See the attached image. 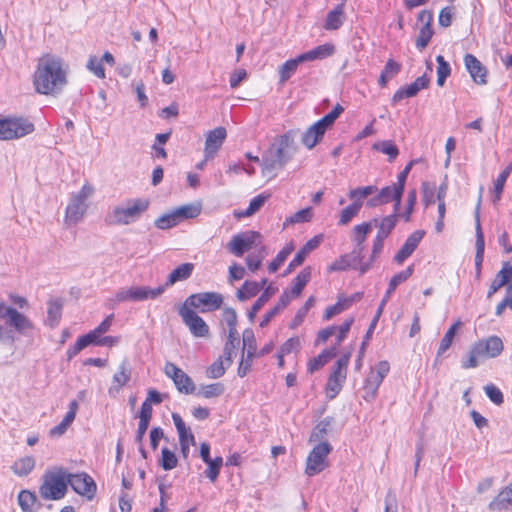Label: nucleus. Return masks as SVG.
<instances>
[{
  "label": "nucleus",
  "mask_w": 512,
  "mask_h": 512,
  "mask_svg": "<svg viewBox=\"0 0 512 512\" xmlns=\"http://www.w3.org/2000/svg\"><path fill=\"white\" fill-rule=\"evenodd\" d=\"M66 83V71L60 58L50 54L39 58L33 75V84L38 93L43 95L57 94Z\"/></svg>",
  "instance_id": "obj_1"
},
{
  "label": "nucleus",
  "mask_w": 512,
  "mask_h": 512,
  "mask_svg": "<svg viewBox=\"0 0 512 512\" xmlns=\"http://www.w3.org/2000/svg\"><path fill=\"white\" fill-rule=\"evenodd\" d=\"M296 151L295 132L290 130L278 137L266 151L262 159L263 173L282 169L293 158Z\"/></svg>",
  "instance_id": "obj_2"
},
{
  "label": "nucleus",
  "mask_w": 512,
  "mask_h": 512,
  "mask_svg": "<svg viewBox=\"0 0 512 512\" xmlns=\"http://www.w3.org/2000/svg\"><path fill=\"white\" fill-rule=\"evenodd\" d=\"M148 207V199H128L125 202L114 206L106 215L105 221L110 225H129L140 219Z\"/></svg>",
  "instance_id": "obj_3"
},
{
  "label": "nucleus",
  "mask_w": 512,
  "mask_h": 512,
  "mask_svg": "<svg viewBox=\"0 0 512 512\" xmlns=\"http://www.w3.org/2000/svg\"><path fill=\"white\" fill-rule=\"evenodd\" d=\"M503 349V341L498 336L481 339L470 347L468 357L461 361V367L463 369L476 368L481 361L498 357Z\"/></svg>",
  "instance_id": "obj_4"
},
{
  "label": "nucleus",
  "mask_w": 512,
  "mask_h": 512,
  "mask_svg": "<svg viewBox=\"0 0 512 512\" xmlns=\"http://www.w3.org/2000/svg\"><path fill=\"white\" fill-rule=\"evenodd\" d=\"M68 471L63 467L48 470L43 475L39 493L44 500H60L68 490Z\"/></svg>",
  "instance_id": "obj_5"
},
{
  "label": "nucleus",
  "mask_w": 512,
  "mask_h": 512,
  "mask_svg": "<svg viewBox=\"0 0 512 512\" xmlns=\"http://www.w3.org/2000/svg\"><path fill=\"white\" fill-rule=\"evenodd\" d=\"M93 193L94 188L90 184H84L77 193L71 195L65 210L64 222L66 225H76L83 219L89 206L87 200Z\"/></svg>",
  "instance_id": "obj_6"
},
{
  "label": "nucleus",
  "mask_w": 512,
  "mask_h": 512,
  "mask_svg": "<svg viewBox=\"0 0 512 512\" xmlns=\"http://www.w3.org/2000/svg\"><path fill=\"white\" fill-rule=\"evenodd\" d=\"M165 291V286L150 288L147 286H132L119 289L113 296L112 301L121 302H139L147 299H155Z\"/></svg>",
  "instance_id": "obj_7"
},
{
  "label": "nucleus",
  "mask_w": 512,
  "mask_h": 512,
  "mask_svg": "<svg viewBox=\"0 0 512 512\" xmlns=\"http://www.w3.org/2000/svg\"><path fill=\"white\" fill-rule=\"evenodd\" d=\"M34 124L26 118L14 117L0 119V140L22 138L34 131Z\"/></svg>",
  "instance_id": "obj_8"
},
{
  "label": "nucleus",
  "mask_w": 512,
  "mask_h": 512,
  "mask_svg": "<svg viewBox=\"0 0 512 512\" xmlns=\"http://www.w3.org/2000/svg\"><path fill=\"white\" fill-rule=\"evenodd\" d=\"M332 451L328 442H321L314 446L306 460L305 473L308 476H315L321 473L327 466V456Z\"/></svg>",
  "instance_id": "obj_9"
},
{
  "label": "nucleus",
  "mask_w": 512,
  "mask_h": 512,
  "mask_svg": "<svg viewBox=\"0 0 512 512\" xmlns=\"http://www.w3.org/2000/svg\"><path fill=\"white\" fill-rule=\"evenodd\" d=\"M223 304V296L217 292H201L190 295L183 305L201 312L215 311Z\"/></svg>",
  "instance_id": "obj_10"
},
{
  "label": "nucleus",
  "mask_w": 512,
  "mask_h": 512,
  "mask_svg": "<svg viewBox=\"0 0 512 512\" xmlns=\"http://www.w3.org/2000/svg\"><path fill=\"white\" fill-rule=\"evenodd\" d=\"M389 370L390 365L387 361H380L371 369L370 373L365 379V384L363 387V397L366 400L373 399L376 396L377 391L384 378L389 373Z\"/></svg>",
  "instance_id": "obj_11"
},
{
  "label": "nucleus",
  "mask_w": 512,
  "mask_h": 512,
  "mask_svg": "<svg viewBox=\"0 0 512 512\" xmlns=\"http://www.w3.org/2000/svg\"><path fill=\"white\" fill-rule=\"evenodd\" d=\"M413 271H414L413 266H408L405 270L395 274L391 278L389 285H388V289H387V291H386V293L376 311V315H375L374 319L372 320L370 327L366 333V336H365L366 340L369 339L371 333L375 329L378 318L381 316L383 309H384L387 301L389 300L391 294L395 291V289L397 288L398 285L405 282L413 274Z\"/></svg>",
  "instance_id": "obj_12"
},
{
  "label": "nucleus",
  "mask_w": 512,
  "mask_h": 512,
  "mask_svg": "<svg viewBox=\"0 0 512 512\" xmlns=\"http://www.w3.org/2000/svg\"><path fill=\"white\" fill-rule=\"evenodd\" d=\"M179 315L194 337L205 338L209 336V326L193 309L182 305L179 308Z\"/></svg>",
  "instance_id": "obj_13"
},
{
  "label": "nucleus",
  "mask_w": 512,
  "mask_h": 512,
  "mask_svg": "<svg viewBox=\"0 0 512 512\" xmlns=\"http://www.w3.org/2000/svg\"><path fill=\"white\" fill-rule=\"evenodd\" d=\"M260 234L256 231H245L235 234L227 244V250L236 257L243 254L256 246Z\"/></svg>",
  "instance_id": "obj_14"
},
{
  "label": "nucleus",
  "mask_w": 512,
  "mask_h": 512,
  "mask_svg": "<svg viewBox=\"0 0 512 512\" xmlns=\"http://www.w3.org/2000/svg\"><path fill=\"white\" fill-rule=\"evenodd\" d=\"M68 486L88 500L95 497L97 486L93 478L85 472L72 474L68 472Z\"/></svg>",
  "instance_id": "obj_15"
},
{
  "label": "nucleus",
  "mask_w": 512,
  "mask_h": 512,
  "mask_svg": "<svg viewBox=\"0 0 512 512\" xmlns=\"http://www.w3.org/2000/svg\"><path fill=\"white\" fill-rule=\"evenodd\" d=\"M164 372L171 378L179 392L192 394L195 391V385L192 379L182 369L172 362H167L164 366Z\"/></svg>",
  "instance_id": "obj_16"
},
{
  "label": "nucleus",
  "mask_w": 512,
  "mask_h": 512,
  "mask_svg": "<svg viewBox=\"0 0 512 512\" xmlns=\"http://www.w3.org/2000/svg\"><path fill=\"white\" fill-rule=\"evenodd\" d=\"M6 314L8 315L6 323L12 327L15 332L25 337L33 335L35 327L27 316L16 309H8Z\"/></svg>",
  "instance_id": "obj_17"
},
{
  "label": "nucleus",
  "mask_w": 512,
  "mask_h": 512,
  "mask_svg": "<svg viewBox=\"0 0 512 512\" xmlns=\"http://www.w3.org/2000/svg\"><path fill=\"white\" fill-rule=\"evenodd\" d=\"M483 187L480 188V195L475 208V220H476V255H475V266L477 275H480L481 265L483 262L484 255V235L480 224V207L482 201Z\"/></svg>",
  "instance_id": "obj_18"
},
{
  "label": "nucleus",
  "mask_w": 512,
  "mask_h": 512,
  "mask_svg": "<svg viewBox=\"0 0 512 512\" xmlns=\"http://www.w3.org/2000/svg\"><path fill=\"white\" fill-rule=\"evenodd\" d=\"M433 16L429 11L422 10L418 14V21L423 24L419 30V35L416 39L415 45L417 49L423 50L429 44L434 32L432 29Z\"/></svg>",
  "instance_id": "obj_19"
},
{
  "label": "nucleus",
  "mask_w": 512,
  "mask_h": 512,
  "mask_svg": "<svg viewBox=\"0 0 512 512\" xmlns=\"http://www.w3.org/2000/svg\"><path fill=\"white\" fill-rule=\"evenodd\" d=\"M429 83L430 78L426 74L416 78L413 83L406 87L399 88L394 93L391 99L392 104H396L404 98H411L416 96L420 90L427 88Z\"/></svg>",
  "instance_id": "obj_20"
},
{
  "label": "nucleus",
  "mask_w": 512,
  "mask_h": 512,
  "mask_svg": "<svg viewBox=\"0 0 512 512\" xmlns=\"http://www.w3.org/2000/svg\"><path fill=\"white\" fill-rule=\"evenodd\" d=\"M226 137L227 132L224 127H217L208 133L204 148V155L206 159H212L215 157Z\"/></svg>",
  "instance_id": "obj_21"
},
{
  "label": "nucleus",
  "mask_w": 512,
  "mask_h": 512,
  "mask_svg": "<svg viewBox=\"0 0 512 512\" xmlns=\"http://www.w3.org/2000/svg\"><path fill=\"white\" fill-rule=\"evenodd\" d=\"M372 230V222H364L353 227L351 231V241L355 244V249L352 251V255L355 259L360 261L361 254L364 249V242L367 235Z\"/></svg>",
  "instance_id": "obj_22"
},
{
  "label": "nucleus",
  "mask_w": 512,
  "mask_h": 512,
  "mask_svg": "<svg viewBox=\"0 0 512 512\" xmlns=\"http://www.w3.org/2000/svg\"><path fill=\"white\" fill-rule=\"evenodd\" d=\"M425 232L422 230H416L408 236L401 249L394 256V261L397 264H402L418 247L419 243L423 239Z\"/></svg>",
  "instance_id": "obj_23"
},
{
  "label": "nucleus",
  "mask_w": 512,
  "mask_h": 512,
  "mask_svg": "<svg viewBox=\"0 0 512 512\" xmlns=\"http://www.w3.org/2000/svg\"><path fill=\"white\" fill-rule=\"evenodd\" d=\"M464 63L474 82L480 85L487 83V69L474 55L466 54Z\"/></svg>",
  "instance_id": "obj_24"
},
{
  "label": "nucleus",
  "mask_w": 512,
  "mask_h": 512,
  "mask_svg": "<svg viewBox=\"0 0 512 512\" xmlns=\"http://www.w3.org/2000/svg\"><path fill=\"white\" fill-rule=\"evenodd\" d=\"M322 242V235H316L310 240H308L305 245L297 252L293 260L289 263L287 267V273H290L297 266H300L306 257L314 251Z\"/></svg>",
  "instance_id": "obj_25"
},
{
  "label": "nucleus",
  "mask_w": 512,
  "mask_h": 512,
  "mask_svg": "<svg viewBox=\"0 0 512 512\" xmlns=\"http://www.w3.org/2000/svg\"><path fill=\"white\" fill-rule=\"evenodd\" d=\"M334 52V46L332 44L326 43L298 55V60L303 61V63L316 60H323L332 56Z\"/></svg>",
  "instance_id": "obj_26"
},
{
  "label": "nucleus",
  "mask_w": 512,
  "mask_h": 512,
  "mask_svg": "<svg viewBox=\"0 0 512 512\" xmlns=\"http://www.w3.org/2000/svg\"><path fill=\"white\" fill-rule=\"evenodd\" d=\"M512 266L509 263H505L502 269L497 273L495 279L490 285L487 297L490 298L496 293L501 287L512 284Z\"/></svg>",
  "instance_id": "obj_27"
},
{
  "label": "nucleus",
  "mask_w": 512,
  "mask_h": 512,
  "mask_svg": "<svg viewBox=\"0 0 512 512\" xmlns=\"http://www.w3.org/2000/svg\"><path fill=\"white\" fill-rule=\"evenodd\" d=\"M353 352V347H349L336 361L333 366L330 377L345 382L347 377L348 364Z\"/></svg>",
  "instance_id": "obj_28"
},
{
  "label": "nucleus",
  "mask_w": 512,
  "mask_h": 512,
  "mask_svg": "<svg viewBox=\"0 0 512 512\" xmlns=\"http://www.w3.org/2000/svg\"><path fill=\"white\" fill-rule=\"evenodd\" d=\"M398 216L399 215L391 214V215L382 217L381 219H378V218L372 219L370 221V222H372V227L374 226V227L378 228V232L376 235L381 236L383 238H387L390 235V233L393 231V229L395 228L397 221H398Z\"/></svg>",
  "instance_id": "obj_29"
},
{
  "label": "nucleus",
  "mask_w": 512,
  "mask_h": 512,
  "mask_svg": "<svg viewBox=\"0 0 512 512\" xmlns=\"http://www.w3.org/2000/svg\"><path fill=\"white\" fill-rule=\"evenodd\" d=\"M512 505V482L506 486L488 505L490 511H502Z\"/></svg>",
  "instance_id": "obj_30"
},
{
  "label": "nucleus",
  "mask_w": 512,
  "mask_h": 512,
  "mask_svg": "<svg viewBox=\"0 0 512 512\" xmlns=\"http://www.w3.org/2000/svg\"><path fill=\"white\" fill-rule=\"evenodd\" d=\"M325 130L315 122L311 125L302 135V143L308 149L314 148L317 143L323 138Z\"/></svg>",
  "instance_id": "obj_31"
},
{
  "label": "nucleus",
  "mask_w": 512,
  "mask_h": 512,
  "mask_svg": "<svg viewBox=\"0 0 512 512\" xmlns=\"http://www.w3.org/2000/svg\"><path fill=\"white\" fill-rule=\"evenodd\" d=\"M194 265L192 263H183L175 268L168 276L165 284V289L169 286L174 285L178 281L188 279L193 272Z\"/></svg>",
  "instance_id": "obj_32"
},
{
  "label": "nucleus",
  "mask_w": 512,
  "mask_h": 512,
  "mask_svg": "<svg viewBox=\"0 0 512 512\" xmlns=\"http://www.w3.org/2000/svg\"><path fill=\"white\" fill-rule=\"evenodd\" d=\"M337 355V347H331L323 350L318 356L312 358L308 362V372L314 373L321 369L326 363Z\"/></svg>",
  "instance_id": "obj_33"
},
{
  "label": "nucleus",
  "mask_w": 512,
  "mask_h": 512,
  "mask_svg": "<svg viewBox=\"0 0 512 512\" xmlns=\"http://www.w3.org/2000/svg\"><path fill=\"white\" fill-rule=\"evenodd\" d=\"M18 504L23 512H37L41 504L34 492L22 490L18 494Z\"/></svg>",
  "instance_id": "obj_34"
},
{
  "label": "nucleus",
  "mask_w": 512,
  "mask_h": 512,
  "mask_svg": "<svg viewBox=\"0 0 512 512\" xmlns=\"http://www.w3.org/2000/svg\"><path fill=\"white\" fill-rule=\"evenodd\" d=\"M333 433V427L329 419L319 422L313 429L309 442H328L327 437Z\"/></svg>",
  "instance_id": "obj_35"
},
{
  "label": "nucleus",
  "mask_w": 512,
  "mask_h": 512,
  "mask_svg": "<svg viewBox=\"0 0 512 512\" xmlns=\"http://www.w3.org/2000/svg\"><path fill=\"white\" fill-rule=\"evenodd\" d=\"M397 189L398 186L396 183L392 186L383 187L378 195L368 200L367 205L369 207H375L391 202L395 197Z\"/></svg>",
  "instance_id": "obj_36"
},
{
  "label": "nucleus",
  "mask_w": 512,
  "mask_h": 512,
  "mask_svg": "<svg viewBox=\"0 0 512 512\" xmlns=\"http://www.w3.org/2000/svg\"><path fill=\"white\" fill-rule=\"evenodd\" d=\"M400 71H401V64L396 62L393 59H389L386 62L385 66L380 74L379 80H378L380 87H382V88L386 87L388 82L391 79H393Z\"/></svg>",
  "instance_id": "obj_37"
},
{
  "label": "nucleus",
  "mask_w": 512,
  "mask_h": 512,
  "mask_svg": "<svg viewBox=\"0 0 512 512\" xmlns=\"http://www.w3.org/2000/svg\"><path fill=\"white\" fill-rule=\"evenodd\" d=\"M312 269L310 266L305 267L302 271L293 279L292 287L289 291L293 297H298L307 283L310 281Z\"/></svg>",
  "instance_id": "obj_38"
},
{
  "label": "nucleus",
  "mask_w": 512,
  "mask_h": 512,
  "mask_svg": "<svg viewBox=\"0 0 512 512\" xmlns=\"http://www.w3.org/2000/svg\"><path fill=\"white\" fill-rule=\"evenodd\" d=\"M344 4L337 5L332 11L327 14L325 21L326 30H337L343 24Z\"/></svg>",
  "instance_id": "obj_39"
},
{
  "label": "nucleus",
  "mask_w": 512,
  "mask_h": 512,
  "mask_svg": "<svg viewBox=\"0 0 512 512\" xmlns=\"http://www.w3.org/2000/svg\"><path fill=\"white\" fill-rule=\"evenodd\" d=\"M35 467V459L32 456H25L16 460L11 466L12 471L20 476H27Z\"/></svg>",
  "instance_id": "obj_40"
},
{
  "label": "nucleus",
  "mask_w": 512,
  "mask_h": 512,
  "mask_svg": "<svg viewBox=\"0 0 512 512\" xmlns=\"http://www.w3.org/2000/svg\"><path fill=\"white\" fill-rule=\"evenodd\" d=\"M303 63V61L298 60V56L293 59L287 60L279 67V83H286L296 72L299 64Z\"/></svg>",
  "instance_id": "obj_41"
},
{
  "label": "nucleus",
  "mask_w": 512,
  "mask_h": 512,
  "mask_svg": "<svg viewBox=\"0 0 512 512\" xmlns=\"http://www.w3.org/2000/svg\"><path fill=\"white\" fill-rule=\"evenodd\" d=\"M130 380V367L128 360H123L119 365V371L113 376L112 389L119 391Z\"/></svg>",
  "instance_id": "obj_42"
},
{
  "label": "nucleus",
  "mask_w": 512,
  "mask_h": 512,
  "mask_svg": "<svg viewBox=\"0 0 512 512\" xmlns=\"http://www.w3.org/2000/svg\"><path fill=\"white\" fill-rule=\"evenodd\" d=\"M277 288L269 285L265 288L259 298L255 301L251 310L248 313L250 320H253L258 311L269 301V299L276 293Z\"/></svg>",
  "instance_id": "obj_43"
},
{
  "label": "nucleus",
  "mask_w": 512,
  "mask_h": 512,
  "mask_svg": "<svg viewBox=\"0 0 512 512\" xmlns=\"http://www.w3.org/2000/svg\"><path fill=\"white\" fill-rule=\"evenodd\" d=\"M173 420L179 435V443L194 446L196 443L195 437L190 428L186 426L183 418H173Z\"/></svg>",
  "instance_id": "obj_44"
},
{
  "label": "nucleus",
  "mask_w": 512,
  "mask_h": 512,
  "mask_svg": "<svg viewBox=\"0 0 512 512\" xmlns=\"http://www.w3.org/2000/svg\"><path fill=\"white\" fill-rule=\"evenodd\" d=\"M173 211L175 212L179 223H181L183 220L193 219L199 216L201 213V206L199 204H187L177 207Z\"/></svg>",
  "instance_id": "obj_45"
},
{
  "label": "nucleus",
  "mask_w": 512,
  "mask_h": 512,
  "mask_svg": "<svg viewBox=\"0 0 512 512\" xmlns=\"http://www.w3.org/2000/svg\"><path fill=\"white\" fill-rule=\"evenodd\" d=\"M462 326V322L460 320L456 321L451 327L447 330L444 337L442 338L437 356L443 355L452 345L453 339L456 335L457 330Z\"/></svg>",
  "instance_id": "obj_46"
},
{
  "label": "nucleus",
  "mask_w": 512,
  "mask_h": 512,
  "mask_svg": "<svg viewBox=\"0 0 512 512\" xmlns=\"http://www.w3.org/2000/svg\"><path fill=\"white\" fill-rule=\"evenodd\" d=\"M62 304L58 300H52L48 303L46 323L51 327H56L61 319Z\"/></svg>",
  "instance_id": "obj_47"
},
{
  "label": "nucleus",
  "mask_w": 512,
  "mask_h": 512,
  "mask_svg": "<svg viewBox=\"0 0 512 512\" xmlns=\"http://www.w3.org/2000/svg\"><path fill=\"white\" fill-rule=\"evenodd\" d=\"M261 290V285L256 281H245L242 287L237 291V298L245 301L256 296Z\"/></svg>",
  "instance_id": "obj_48"
},
{
  "label": "nucleus",
  "mask_w": 512,
  "mask_h": 512,
  "mask_svg": "<svg viewBox=\"0 0 512 512\" xmlns=\"http://www.w3.org/2000/svg\"><path fill=\"white\" fill-rule=\"evenodd\" d=\"M512 172V162L498 175L494 183V198L493 202L497 203L501 199L502 192L507 178Z\"/></svg>",
  "instance_id": "obj_49"
},
{
  "label": "nucleus",
  "mask_w": 512,
  "mask_h": 512,
  "mask_svg": "<svg viewBox=\"0 0 512 512\" xmlns=\"http://www.w3.org/2000/svg\"><path fill=\"white\" fill-rule=\"evenodd\" d=\"M268 255L267 248L261 246L257 252L250 253L246 257V264L250 271L255 272L261 266L263 259Z\"/></svg>",
  "instance_id": "obj_50"
},
{
  "label": "nucleus",
  "mask_w": 512,
  "mask_h": 512,
  "mask_svg": "<svg viewBox=\"0 0 512 512\" xmlns=\"http://www.w3.org/2000/svg\"><path fill=\"white\" fill-rule=\"evenodd\" d=\"M239 343L240 341L238 335H233V338H230V334H228L227 341L223 349V357L227 366L232 364L233 357L236 355V349Z\"/></svg>",
  "instance_id": "obj_51"
},
{
  "label": "nucleus",
  "mask_w": 512,
  "mask_h": 512,
  "mask_svg": "<svg viewBox=\"0 0 512 512\" xmlns=\"http://www.w3.org/2000/svg\"><path fill=\"white\" fill-rule=\"evenodd\" d=\"M377 191V187L374 185H369L365 187H358L355 189L350 190L348 196L349 198L354 202H359L360 207L363 205V199L366 197L372 195Z\"/></svg>",
  "instance_id": "obj_52"
},
{
  "label": "nucleus",
  "mask_w": 512,
  "mask_h": 512,
  "mask_svg": "<svg viewBox=\"0 0 512 512\" xmlns=\"http://www.w3.org/2000/svg\"><path fill=\"white\" fill-rule=\"evenodd\" d=\"M154 224L160 230H167L177 226L179 221L175 215V212L172 210L158 217Z\"/></svg>",
  "instance_id": "obj_53"
},
{
  "label": "nucleus",
  "mask_w": 512,
  "mask_h": 512,
  "mask_svg": "<svg viewBox=\"0 0 512 512\" xmlns=\"http://www.w3.org/2000/svg\"><path fill=\"white\" fill-rule=\"evenodd\" d=\"M294 250V246L292 243L287 244L279 253L276 255L275 259H273L269 266V272L274 273L276 272L279 267L284 263V261L287 259V257L292 253Z\"/></svg>",
  "instance_id": "obj_54"
},
{
  "label": "nucleus",
  "mask_w": 512,
  "mask_h": 512,
  "mask_svg": "<svg viewBox=\"0 0 512 512\" xmlns=\"http://www.w3.org/2000/svg\"><path fill=\"white\" fill-rule=\"evenodd\" d=\"M362 207H360L359 202L352 203L344 208L339 216L338 224L341 226H345L351 222V220L358 215L359 211Z\"/></svg>",
  "instance_id": "obj_55"
},
{
  "label": "nucleus",
  "mask_w": 512,
  "mask_h": 512,
  "mask_svg": "<svg viewBox=\"0 0 512 512\" xmlns=\"http://www.w3.org/2000/svg\"><path fill=\"white\" fill-rule=\"evenodd\" d=\"M437 61V84L439 86H443L447 77L451 73V68L448 62L445 61L442 55H438L436 57Z\"/></svg>",
  "instance_id": "obj_56"
},
{
  "label": "nucleus",
  "mask_w": 512,
  "mask_h": 512,
  "mask_svg": "<svg viewBox=\"0 0 512 512\" xmlns=\"http://www.w3.org/2000/svg\"><path fill=\"white\" fill-rule=\"evenodd\" d=\"M312 217L313 210L311 207H307L288 217L284 222V225L309 222L311 221Z\"/></svg>",
  "instance_id": "obj_57"
},
{
  "label": "nucleus",
  "mask_w": 512,
  "mask_h": 512,
  "mask_svg": "<svg viewBox=\"0 0 512 512\" xmlns=\"http://www.w3.org/2000/svg\"><path fill=\"white\" fill-rule=\"evenodd\" d=\"M223 321L228 326V334H230V338H233V335H238L237 331V313L233 308H225L223 311Z\"/></svg>",
  "instance_id": "obj_58"
},
{
  "label": "nucleus",
  "mask_w": 512,
  "mask_h": 512,
  "mask_svg": "<svg viewBox=\"0 0 512 512\" xmlns=\"http://www.w3.org/2000/svg\"><path fill=\"white\" fill-rule=\"evenodd\" d=\"M344 111V108L337 104L328 114L322 117L317 123L325 130L331 127L335 120L340 116V114Z\"/></svg>",
  "instance_id": "obj_59"
},
{
  "label": "nucleus",
  "mask_w": 512,
  "mask_h": 512,
  "mask_svg": "<svg viewBox=\"0 0 512 512\" xmlns=\"http://www.w3.org/2000/svg\"><path fill=\"white\" fill-rule=\"evenodd\" d=\"M344 111V108L337 104L328 114L322 117L317 123L325 130L331 127L335 120L340 116V114Z\"/></svg>",
  "instance_id": "obj_60"
},
{
  "label": "nucleus",
  "mask_w": 512,
  "mask_h": 512,
  "mask_svg": "<svg viewBox=\"0 0 512 512\" xmlns=\"http://www.w3.org/2000/svg\"><path fill=\"white\" fill-rule=\"evenodd\" d=\"M344 111V108L337 104L328 114L322 117L317 123L325 130L331 127L335 120L340 116V114Z\"/></svg>",
  "instance_id": "obj_61"
},
{
  "label": "nucleus",
  "mask_w": 512,
  "mask_h": 512,
  "mask_svg": "<svg viewBox=\"0 0 512 512\" xmlns=\"http://www.w3.org/2000/svg\"><path fill=\"white\" fill-rule=\"evenodd\" d=\"M267 196L260 194L251 199L247 209L239 214V217H249L255 214L266 202Z\"/></svg>",
  "instance_id": "obj_62"
},
{
  "label": "nucleus",
  "mask_w": 512,
  "mask_h": 512,
  "mask_svg": "<svg viewBox=\"0 0 512 512\" xmlns=\"http://www.w3.org/2000/svg\"><path fill=\"white\" fill-rule=\"evenodd\" d=\"M227 364L225 360L223 361L222 357L213 362L207 369L206 374L208 378L217 379L222 377L225 374Z\"/></svg>",
  "instance_id": "obj_63"
},
{
  "label": "nucleus",
  "mask_w": 512,
  "mask_h": 512,
  "mask_svg": "<svg viewBox=\"0 0 512 512\" xmlns=\"http://www.w3.org/2000/svg\"><path fill=\"white\" fill-rule=\"evenodd\" d=\"M205 463L208 465V468L205 470V475L211 482H214L219 476L223 459L222 457H216Z\"/></svg>",
  "instance_id": "obj_64"
}]
</instances>
